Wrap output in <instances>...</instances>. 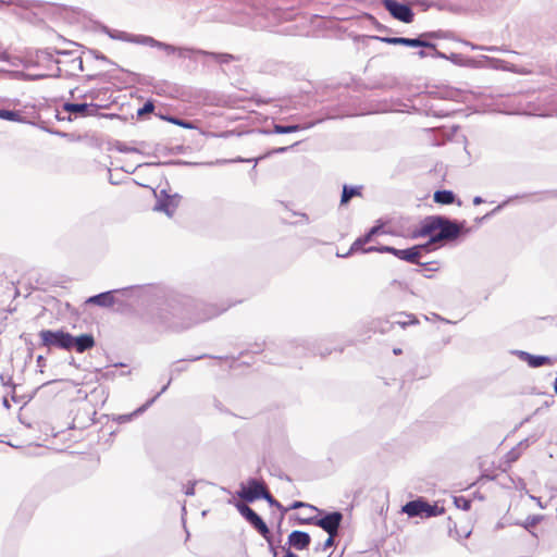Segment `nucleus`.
<instances>
[{"label":"nucleus","mask_w":557,"mask_h":557,"mask_svg":"<svg viewBox=\"0 0 557 557\" xmlns=\"http://www.w3.org/2000/svg\"><path fill=\"white\" fill-rule=\"evenodd\" d=\"M226 309L203 302H169L164 307H149L141 314V321L158 331L183 332L220 315Z\"/></svg>","instance_id":"f257e3e1"},{"label":"nucleus","mask_w":557,"mask_h":557,"mask_svg":"<svg viewBox=\"0 0 557 557\" xmlns=\"http://www.w3.org/2000/svg\"><path fill=\"white\" fill-rule=\"evenodd\" d=\"M315 511H318L319 516L310 518H298V523L317 525L325 531L329 535L336 536L344 519L343 513L338 510L324 511L318 508Z\"/></svg>","instance_id":"f03ea898"},{"label":"nucleus","mask_w":557,"mask_h":557,"mask_svg":"<svg viewBox=\"0 0 557 557\" xmlns=\"http://www.w3.org/2000/svg\"><path fill=\"white\" fill-rule=\"evenodd\" d=\"M326 339L321 341H309V339H297L288 343L285 347L286 350H294L292 355L295 357L305 356L307 352H312L313 355H319L321 357H326L332 354L333 350H337V348H330L324 345ZM338 351L342 352L343 348H338Z\"/></svg>","instance_id":"7ed1b4c3"},{"label":"nucleus","mask_w":557,"mask_h":557,"mask_svg":"<svg viewBox=\"0 0 557 557\" xmlns=\"http://www.w3.org/2000/svg\"><path fill=\"white\" fill-rule=\"evenodd\" d=\"M401 511L408 515V517H424L432 518L444 513V507H438L436 504L431 505L424 498L419 497L417 499L406 503Z\"/></svg>","instance_id":"20e7f679"},{"label":"nucleus","mask_w":557,"mask_h":557,"mask_svg":"<svg viewBox=\"0 0 557 557\" xmlns=\"http://www.w3.org/2000/svg\"><path fill=\"white\" fill-rule=\"evenodd\" d=\"M236 509L244 517V519L264 539L269 540L270 529L262 519L251 507L245 503H236Z\"/></svg>","instance_id":"39448f33"},{"label":"nucleus","mask_w":557,"mask_h":557,"mask_svg":"<svg viewBox=\"0 0 557 557\" xmlns=\"http://www.w3.org/2000/svg\"><path fill=\"white\" fill-rule=\"evenodd\" d=\"M267 488L268 486L264 481L249 478L246 484H240L236 495L246 503H253L264 496L263 494Z\"/></svg>","instance_id":"423d86ee"},{"label":"nucleus","mask_w":557,"mask_h":557,"mask_svg":"<svg viewBox=\"0 0 557 557\" xmlns=\"http://www.w3.org/2000/svg\"><path fill=\"white\" fill-rule=\"evenodd\" d=\"M143 46H149L151 48H157L163 50L166 54H176L178 58H189L191 59V54H197V48L189 47H176L163 41H159L151 36H147L139 40Z\"/></svg>","instance_id":"0eeeda50"},{"label":"nucleus","mask_w":557,"mask_h":557,"mask_svg":"<svg viewBox=\"0 0 557 557\" xmlns=\"http://www.w3.org/2000/svg\"><path fill=\"white\" fill-rule=\"evenodd\" d=\"M41 344L46 347H55L70 350L71 334L62 330H42L39 332Z\"/></svg>","instance_id":"6e6552de"},{"label":"nucleus","mask_w":557,"mask_h":557,"mask_svg":"<svg viewBox=\"0 0 557 557\" xmlns=\"http://www.w3.org/2000/svg\"><path fill=\"white\" fill-rule=\"evenodd\" d=\"M367 251H376L381 253H391L400 260L413 264H421L420 255H417V247H409L406 249H398L393 246H370Z\"/></svg>","instance_id":"1a4fd4ad"},{"label":"nucleus","mask_w":557,"mask_h":557,"mask_svg":"<svg viewBox=\"0 0 557 557\" xmlns=\"http://www.w3.org/2000/svg\"><path fill=\"white\" fill-rule=\"evenodd\" d=\"M384 9L395 18L403 23L409 24L414 18L411 7L397 0H381Z\"/></svg>","instance_id":"9d476101"},{"label":"nucleus","mask_w":557,"mask_h":557,"mask_svg":"<svg viewBox=\"0 0 557 557\" xmlns=\"http://www.w3.org/2000/svg\"><path fill=\"white\" fill-rule=\"evenodd\" d=\"M441 224L440 228H437V233L432 235V242L455 240L461 234V228L457 221L442 215Z\"/></svg>","instance_id":"9b49d317"},{"label":"nucleus","mask_w":557,"mask_h":557,"mask_svg":"<svg viewBox=\"0 0 557 557\" xmlns=\"http://www.w3.org/2000/svg\"><path fill=\"white\" fill-rule=\"evenodd\" d=\"M156 198L153 210L164 212L170 218L174 214L182 199L178 194L169 195L165 189L156 195Z\"/></svg>","instance_id":"f8f14e48"},{"label":"nucleus","mask_w":557,"mask_h":557,"mask_svg":"<svg viewBox=\"0 0 557 557\" xmlns=\"http://www.w3.org/2000/svg\"><path fill=\"white\" fill-rule=\"evenodd\" d=\"M373 39L388 44V45H399L411 48H425V49H434L435 44L430 40H423L422 37L416 38H407V37H381L374 36Z\"/></svg>","instance_id":"ddd939ff"},{"label":"nucleus","mask_w":557,"mask_h":557,"mask_svg":"<svg viewBox=\"0 0 557 557\" xmlns=\"http://www.w3.org/2000/svg\"><path fill=\"white\" fill-rule=\"evenodd\" d=\"M442 215L425 216L419 224V227L413 231V238L431 237L437 233V228L442 225Z\"/></svg>","instance_id":"4468645a"},{"label":"nucleus","mask_w":557,"mask_h":557,"mask_svg":"<svg viewBox=\"0 0 557 557\" xmlns=\"http://www.w3.org/2000/svg\"><path fill=\"white\" fill-rule=\"evenodd\" d=\"M64 112L70 115L77 116H94L98 113L99 106L96 103H87V102H64L62 106Z\"/></svg>","instance_id":"2eb2a0df"},{"label":"nucleus","mask_w":557,"mask_h":557,"mask_svg":"<svg viewBox=\"0 0 557 557\" xmlns=\"http://www.w3.org/2000/svg\"><path fill=\"white\" fill-rule=\"evenodd\" d=\"M96 342L91 334L84 333L78 336H73L71 334L70 339V350H75L76 352H85L90 350L95 346Z\"/></svg>","instance_id":"dca6fc26"},{"label":"nucleus","mask_w":557,"mask_h":557,"mask_svg":"<svg viewBox=\"0 0 557 557\" xmlns=\"http://www.w3.org/2000/svg\"><path fill=\"white\" fill-rule=\"evenodd\" d=\"M311 543V536L305 531L294 530L289 533L287 539V545L294 547L297 550H304L309 547Z\"/></svg>","instance_id":"f3484780"},{"label":"nucleus","mask_w":557,"mask_h":557,"mask_svg":"<svg viewBox=\"0 0 557 557\" xmlns=\"http://www.w3.org/2000/svg\"><path fill=\"white\" fill-rule=\"evenodd\" d=\"M516 355L520 360L527 362L530 368H540L553 364V359L548 356L532 355L523 350H517Z\"/></svg>","instance_id":"a211bd4d"},{"label":"nucleus","mask_w":557,"mask_h":557,"mask_svg":"<svg viewBox=\"0 0 557 557\" xmlns=\"http://www.w3.org/2000/svg\"><path fill=\"white\" fill-rule=\"evenodd\" d=\"M317 122H311L305 125L300 124H290V125H282V124H274L273 129H261L260 133L270 135V134H290L295 133L301 129H308L312 126H314Z\"/></svg>","instance_id":"6ab92c4d"},{"label":"nucleus","mask_w":557,"mask_h":557,"mask_svg":"<svg viewBox=\"0 0 557 557\" xmlns=\"http://www.w3.org/2000/svg\"><path fill=\"white\" fill-rule=\"evenodd\" d=\"M116 292H120V290L119 289L108 290V292H103V293L90 296L86 300V304L96 305V306L103 307V308H109V307L113 306V304L115 301L113 295Z\"/></svg>","instance_id":"aec40b11"},{"label":"nucleus","mask_w":557,"mask_h":557,"mask_svg":"<svg viewBox=\"0 0 557 557\" xmlns=\"http://www.w3.org/2000/svg\"><path fill=\"white\" fill-rule=\"evenodd\" d=\"M104 32L112 39L133 42L137 45H141L139 40L146 37V35H133L122 30L110 29L108 27L104 28Z\"/></svg>","instance_id":"412c9836"},{"label":"nucleus","mask_w":557,"mask_h":557,"mask_svg":"<svg viewBox=\"0 0 557 557\" xmlns=\"http://www.w3.org/2000/svg\"><path fill=\"white\" fill-rule=\"evenodd\" d=\"M406 320L405 319H401V320H393V321H385V322H379L380 327L379 326H375V329H379V331L381 333H385L389 330V327L394 324H398L400 325L401 327H406L407 325L409 324H416L418 323V320L416 319V317L413 314H406Z\"/></svg>","instance_id":"4be33fe9"},{"label":"nucleus","mask_w":557,"mask_h":557,"mask_svg":"<svg viewBox=\"0 0 557 557\" xmlns=\"http://www.w3.org/2000/svg\"><path fill=\"white\" fill-rule=\"evenodd\" d=\"M362 186H351L345 184L341 196V206H346L354 197L361 196Z\"/></svg>","instance_id":"5701e85b"},{"label":"nucleus","mask_w":557,"mask_h":557,"mask_svg":"<svg viewBox=\"0 0 557 557\" xmlns=\"http://www.w3.org/2000/svg\"><path fill=\"white\" fill-rule=\"evenodd\" d=\"M197 54L210 57L215 60L220 64H227L235 60V57L230 53H221V52H211L202 49H197Z\"/></svg>","instance_id":"b1692460"},{"label":"nucleus","mask_w":557,"mask_h":557,"mask_svg":"<svg viewBox=\"0 0 557 557\" xmlns=\"http://www.w3.org/2000/svg\"><path fill=\"white\" fill-rule=\"evenodd\" d=\"M206 357H209V356L208 355L195 356V357H190L188 359H182V360H178V361L174 362L172 364L171 370H170L171 376L173 377L175 374H180L182 372L187 371L188 366L186 364V362H188V361H190V362L197 361V360H200V359L206 358Z\"/></svg>","instance_id":"393cba45"},{"label":"nucleus","mask_w":557,"mask_h":557,"mask_svg":"<svg viewBox=\"0 0 557 557\" xmlns=\"http://www.w3.org/2000/svg\"><path fill=\"white\" fill-rule=\"evenodd\" d=\"M433 199L436 203L451 205L456 200V195L448 189H441L434 193Z\"/></svg>","instance_id":"a878e982"},{"label":"nucleus","mask_w":557,"mask_h":557,"mask_svg":"<svg viewBox=\"0 0 557 557\" xmlns=\"http://www.w3.org/2000/svg\"><path fill=\"white\" fill-rule=\"evenodd\" d=\"M528 447V440L521 441L516 447L511 448L505 456V461L510 466L516 462L522 453V449Z\"/></svg>","instance_id":"bb28decb"},{"label":"nucleus","mask_w":557,"mask_h":557,"mask_svg":"<svg viewBox=\"0 0 557 557\" xmlns=\"http://www.w3.org/2000/svg\"><path fill=\"white\" fill-rule=\"evenodd\" d=\"M369 242L364 239V236H360L358 237L350 246L349 250L344 253V255H339L337 253V257H341V258H347L349 257L351 253L354 252H358V251H361L363 253H369L370 251H367L368 248H364V245H367Z\"/></svg>","instance_id":"cd10ccee"},{"label":"nucleus","mask_w":557,"mask_h":557,"mask_svg":"<svg viewBox=\"0 0 557 557\" xmlns=\"http://www.w3.org/2000/svg\"><path fill=\"white\" fill-rule=\"evenodd\" d=\"M0 119L12 122H23L24 119L18 111L0 109Z\"/></svg>","instance_id":"c85d7f7f"},{"label":"nucleus","mask_w":557,"mask_h":557,"mask_svg":"<svg viewBox=\"0 0 557 557\" xmlns=\"http://www.w3.org/2000/svg\"><path fill=\"white\" fill-rule=\"evenodd\" d=\"M172 380V376H170L168 383L164 386H162L161 391L157 393L152 398L147 400L143 406L137 408V412H145L169 388Z\"/></svg>","instance_id":"c756f323"},{"label":"nucleus","mask_w":557,"mask_h":557,"mask_svg":"<svg viewBox=\"0 0 557 557\" xmlns=\"http://www.w3.org/2000/svg\"><path fill=\"white\" fill-rule=\"evenodd\" d=\"M437 242H432V236L429 237V240L424 244L414 245L417 247V255H420V259L423 257L425 252H430L435 249V245Z\"/></svg>","instance_id":"7c9ffc66"},{"label":"nucleus","mask_w":557,"mask_h":557,"mask_svg":"<svg viewBox=\"0 0 557 557\" xmlns=\"http://www.w3.org/2000/svg\"><path fill=\"white\" fill-rule=\"evenodd\" d=\"M454 503L457 508L462 509L465 511L471 508V500L465 496L455 497Z\"/></svg>","instance_id":"2f4dec72"},{"label":"nucleus","mask_w":557,"mask_h":557,"mask_svg":"<svg viewBox=\"0 0 557 557\" xmlns=\"http://www.w3.org/2000/svg\"><path fill=\"white\" fill-rule=\"evenodd\" d=\"M154 110V104L152 100H148L144 103L141 108L137 110V116L143 117L148 113H151Z\"/></svg>","instance_id":"473e14b6"},{"label":"nucleus","mask_w":557,"mask_h":557,"mask_svg":"<svg viewBox=\"0 0 557 557\" xmlns=\"http://www.w3.org/2000/svg\"><path fill=\"white\" fill-rule=\"evenodd\" d=\"M265 156L263 157H260L258 159H244V158H236V159H233V160H226V159H222V160H216V164H225V163H228V162H251L253 161L255 162V165H253V170L256 169V165H257V162L260 160V159H263Z\"/></svg>","instance_id":"72a5a7b5"},{"label":"nucleus","mask_w":557,"mask_h":557,"mask_svg":"<svg viewBox=\"0 0 557 557\" xmlns=\"http://www.w3.org/2000/svg\"><path fill=\"white\" fill-rule=\"evenodd\" d=\"M0 381L3 386H9L11 389H16V384L12 380V375L9 373L0 374Z\"/></svg>","instance_id":"f704fd0d"},{"label":"nucleus","mask_w":557,"mask_h":557,"mask_svg":"<svg viewBox=\"0 0 557 557\" xmlns=\"http://www.w3.org/2000/svg\"><path fill=\"white\" fill-rule=\"evenodd\" d=\"M334 537L335 536L329 535V537L324 541V543L318 544L314 549L317 552H319V550H327L329 548L333 547L335 545Z\"/></svg>","instance_id":"c9c22d12"},{"label":"nucleus","mask_w":557,"mask_h":557,"mask_svg":"<svg viewBox=\"0 0 557 557\" xmlns=\"http://www.w3.org/2000/svg\"><path fill=\"white\" fill-rule=\"evenodd\" d=\"M164 120L175 124V125H178V126H182L184 128H191V124L190 122L188 121H184V120H181L178 117H175V116H166V117H163Z\"/></svg>","instance_id":"e433bc0d"},{"label":"nucleus","mask_w":557,"mask_h":557,"mask_svg":"<svg viewBox=\"0 0 557 557\" xmlns=\"http://www.w3.org/2000/svg\"><path fill=\"white\" fill-rule=\"evenodd\" d=\"M382 230V226L381 225H374L372 226L363 236H364V239L368 240L369 243L373 239V237L375 235H377Z\"/></svg>","instance_id":"4c0bfd02"},{"label":"nucleus","mask_w":557,"mask_h":557,"mask_svg":"<svg viewBox=\"0 0 557 557\" xmlns=\"http://www.w3.org/2000/svg\"><path fill=\"white\" fill-rule=\"evenodd\" d=\"M541 520V516H529L523 525L528 530L529 528L535 527Z\"/></svg>","instance_id":"58836bf2"},{"label":"nucleus","mask_w":557,"mask_h":557,"mask_svg":"<svg viewBox=\"0 0 557 557\" xmlns=\"http://www.w3.org/2000/svg\"><path fill=\"white\" fill-rule=\"evenodd\" d=\"M116 150L120 151V152H124V153H128V152H138V149L137 148H134V147H129L127 146L125 143H117L116 144Z\"/></svg>","instance_id":"ea45409f"},{"label":"nucleus","mask_w":557,"mask_h":557,"mask_svg":"<svg viewBox=\"0 0 557 557\" xmlns=\"http://www.w3.org/2000/svg\"><path fill=\"white\" fill-rule=\"evenodd\" d=\"M141 412H137V409L129 413V414H121V416H117V418L115 419L119 423H126V422H129L133 417L137 416V414H140Z\"/></svg>","instance_id":"a19ab883"},{"label":"nucleus","mask_w":557,"mask_h":557,"mask_svg":"<svg viewBox=\"0 0 557 557\" xmlns=\"http://www.w3.org/2000/svg\"><path fill=\"white\" fill-rule=\"evenodd\" d=\"M418 37H422L423 40L441 38V32H425Z\"/></svg>","instance_id":"79ce46f5"},{"label":"nucleus","mask_w":557,"mask_h":557,"mask_svg":"<svg viewBox=\"0 0 557 557\" xmlns=\"http://www.w3.org/2000/svg\"><path fill=\"white\" fill-rule=\"evenodd\" d=\"M301 507H308L310 509H313L315 510L317 507L312 506V505H309V504H306V503H302L300 500H295L288 509H298V508H301Z\"/></svg>","instance_id":"37998d69"},{"label":"nucleus","mask_w":557,"mask_h":557,"mask_svg":"<svg viewBox=\"0 0 557 557\" xmlns=\"http://www.w3.org/2000/svg\"><path fill=\"white\" fill-rule=\"evenodd\" d=\"M471 49L472 50H485V51H490V52H494V51H497L498 48L497 47H484V46H476V45H473V44H469Z\"/></svg>","instance_id":"c03bdc74"},{"label":"nucleus","mask_w":557,"mask_h":557,"mask_svg":"<svg viewBox=\"0 0 557 557\" xmlns=\"http://www.w3.org/2000/svg\"><path fill=\"white\" fill-rule=\"evenodd\" d=\"M195 485H196V482H189L186 487H185V495L187 496H193L195 495Z\"/></svg>","instance_id":"a18cd8bd"},{"label":"nucleus","mask_w":557,"mask_h":557,"mask_svg":"<svg viewBox=\"0 0 557 557\" xmlns=\"http://www.w3.org/2000/svg\"><path fill=\"white\" fill-rule=\"evenodd\" d=\"M269 540H265L269 544V548L274 557H277V548L273 544L272 534L270 533Z\"/></svg>","instance_id":"49530a36"},{"label":"nucleus","mask_w":557,"mask_h":557,"mask_svg":"<svg viewBox=\"0 0 557 557\" xmlns=\"http://www.w3.org/2000/svg\"><path fill=\"white\" fill-rule=\"evenodd\" d=\"M263 495L264 496H262L261 499H264L270 506L275 502V498L272 496L268 488Z\"/></svg>","instance_id":"de8ad7c7"},{"label":"nucleus","mask_w":557,"mask_h":557,"mask_svg":"<svg viewBox=\"0 0 557 557\" xmlns=\"http://www.w3.org/2000/svg\"><path fill=\"white\" fill-rule=\"evenodd\" d=\"M433 50V53H431L432 58H438V59H448L447 55L436 49V47Z\"/></svg>","instance_id":"09e8293b"},{"label":"nucleus","mask_w":557,"mask_h":557,"mask_svg":"<svg viewBox=\"0 0 557 557\" xmlns=\"http://www.w3.org/2000/svg\"><path fill=\"white\" fill-rule=\"evenodd\" d=\"M271 507H275L282 511V516L287 512V508H285L278 500L275 499V502L271 505Z\"/></svg>","instance_id":"8fccbe9b"},{"label":"nucleus","mask_w":557,"mask_h":557,"mask_svg":"<svg viewBox=\"0 0 557 557\" xmlns=\"http://www.w3.org/2000/svg\"><path fill=\"white\" fill-rule=\"evenodd\" d=\"M11 59H12V57L8 52H5V51L4 52H0V61L9 62V63L13 64L11 62Z\"/></svg>","instance_id":"3c124183"},{"label":"nucleus","mask_w":557,"mask_h":557,"mask_svg":"<svg viewBox=\"0 0 557 557\" xmlns=\"http://www.w3.org/2000/svg\"><path fill=\"white\" fill-rule=\"evenodd\" d=\"M73 65H77L78 70H83V60L81 57L74 58L72 60Z\"/></svg>","instance_id":"603ef678"},{"label":"nucleus","mask_w":557,"mask_h":557,"mask_svg":"<svg viewBox=\"0 0 557 557\" xmlns=\"http://www.w3.org/2000/svg\"><path fill=\"white\" fill-rule=\"evenodd\" d=\"M36 362L37 366L40 368H44L46 366V359L44 356H38Z\"/></svg>","instance_id":"864d4df0"},{"label":"nucleus","mask_w":557,"mask_h":557,"mask_svg":"<svg viewBox=\"0 0 557 557\" xmlns=\"http://www.w3.org/2000/svg\"><path fill=\"white\" fill-rule=\"evenodd\" d=\"M55 117L59 121H72V117L70 114L67 116H64V115H61V113L59 111L57 112Z\"/></svg>","instance_id":"5fc2aeb1"},{"label":"nucleus","mask_w":557,"mask_h":557,"mask_svg":"<svg viewBox=\"0 0 557 557\" xmlns=\"http://www.w3.org/2000/svg\"><path fill=\"white\" fill-rule=\"evenodd\" d=\"M289 147H278V148H275L272 150L271 153H284L285 151L288 150Z\"/></svg>","instance_id":"6e6d98bb"},{"label":"nucleus","mask_w":557,"mask_h":557,"mask_svg":"<svg viewBox=\"0 0 557 557\" xmlns=\"http://www.w3.org/2000/svg\"><path fill=\"white\" fill-rule=\"evenodd\" d=\"M509 200L510 199H507L503 203L498 205L490 214L495 213V212L499 211L500 209H503L509 202Z\"/></svg>","instance_id":"4d7b16f0"},{"label":"nucleus","mask_w":557,"mask_h":557,"mask_svg":"<svg viewBox=\"0 0 557 557\" xmlns=\"http://www.w3.org/2000/svg\"><path fill=\"white\" fill-rule=\"evenodd\" d=\"M433 263H434V262H426V263H422V262H421V264H420V265H421V267H423V268H425V270H428V271H434V270H436V268H432V267H431Z\"/></svg>","instance_id":"13d9d810"},{"label":"nucleus","mask_w":557,"mask_h":557,"mask_svg":"<svg viewBox=\"0 0 557 557\" xmlns=\"http://www.w3.org/2000/svg\"><path fill=\"white\" fill-rule=\"evenodd\" d=\"M95 57H96V59H98V60H102V61H106V62H110V61H109V59H108L104 54H102V53H100V52H95Z\"/></svg>","instance_id":"bf43d9fd"},{"label":"nucleus","mask_w":557,"mask_h":557,"mask_svg":"<svg viewBox=\"0 0 557 557\" xmlns=\"http://www.w3.org/2000/svg\"><path fill=\"white\" fill-rule=\"evenodd\" d=\"M11 399L14 401V403H20L21 399L20 397L16 395L15 393V389H11Z\"/></svg>","instance_id":"052dcab7"},{"label":"nucleus","mask_w":557,"mask_h":557,"mask_svg":"<svg viewBox=\"0 0 557 557\" xmlns=\"http://www.w3.org/2000/svg\"><path fill=\"white\" fill-rule=\"evenodd\" d=\"M483 202H484V200H483V199H482V197H480V196H475V197L473 198V205H475V206L481 205V203H483Z\"/></svg>","instance_id":"680f3d73"},{"label":"nucleus","mask_w":557,"mask_h":557,"mask_svg":"<svg viewBox=\"0 0 557 557\" xmlns=\"http://www.w3.org/2000/svg\"><path fill=\"white\" fill-rule=\"evenodd\" d=\"M417 54H418V55H419V58H421V59L426 58V57H429V55H430V54H429L425 50H423V49H422V50H419V51L417 52Z\"/></svg>","instance_id":"e2e57ef3"},{"label":"nucleus","mask_w":557,"mask_h":557,"mask_svg":"<svg viewBox=\"0 0 557 557\" xmlns=\"http://www.w3.org/2000/svg\"><path fill=\"white\" fill-rule=\"evenodd\" d=\"M2 405H3V407H5L7 409H10V408H11V405H10V403H9V400H8V397H7V396H4V397H3V399H2Z\"/></svg>","instance_id":"0e129e2a"},{"label":"nucleus","mask_w":557,"mask_h":557,"mask_svg":"<svg viewBox=\"0 0 557 557\" xmlns=\"http://www.w3.org/2000/svg\"><path fill=\"white\" fill-rule=\"evenodd\" d=\"M547 198H557V190L548 191Z\"/></svg>","instance_id":"69168bd1"},{"label":"nucleus","mask_w":557,"mask_h":557,"mask_svg":"<svg viewBox=\"0 0 557 557\" xmlns=\"http://www.w3.org/2000/svg\"><path fill=\"white\" fill-rule=\"evenodd\" d=\"M0 3L12 4V3H14V0H0Z\"/></svg>","instance_id":"338daca9"},{"label":"nucleus","mask_w":557,"mask_h":557,"mask_svg":"<svg viewBox=\"0 0 557 557\" xmlns=\"http://www.w3.org/2000/svg\"><path fill=\"white\" fill-rule=\"evenodd\" d=\"M554 391L557 394V375H556V379H555V382H554Z\"/></svg>","instance_id":"774afa93"}]
</instances>
